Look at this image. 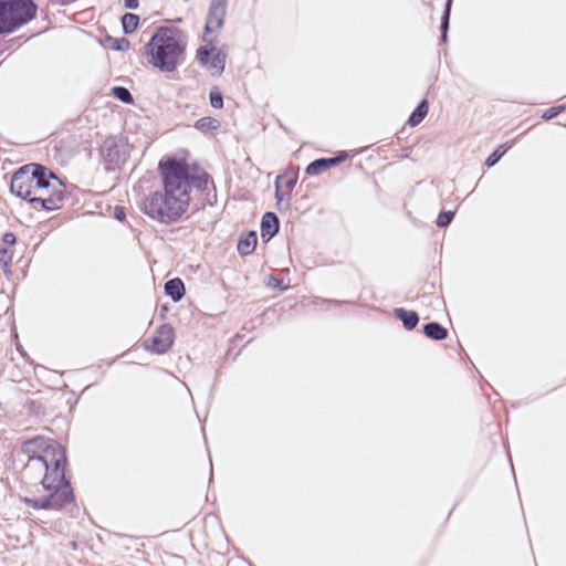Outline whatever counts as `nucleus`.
Segmentation results:
<instances>
[{"instance_id":"f257e3e1","label":"nucleus","mask_w":566,"mask_h":566,"mask_svg":"<svg viewBox=\"0 0 566 566\" xmlns=\"http://www.w3.org/2000/svg\"><path fill=\"white\" fill-rule=\"evenodd\" d=\"M158 171L163 181L164 192L155 191L143 200V212L164 224L177 222L188 210L190 205V190L203 191L207 189L209 174L200 170L193 174L191 166L176 157L161 159Z\"/></svg>"},{"instance_id":"f03ea898","label":"nucleus","mask_w":566,"mask_h":566,"mask_svg":"<svg viewBox=\"0 0 566 566\" xmlns=\"http://www.w3.org/2000/svg\"><path fill=\"white\" fill-rule=\"evenodd\" d=\"M29 460L40 461L45 469L41 484L46 495L22 497V502L33 510L60 511L75 501L74 490L65 475L67 465L66 449L52 439L36 436L24 442Z\"/></svg>"},{"instance_id":"7ed1b4c3","label":"nucleus","mask_w":566,"mask_h":566,"mask_svg":"<svg viewBox=\"0 0 566 566\" xmlns=\"http://www.w3.org/2000/svg\"><path fill=\"white\" fill-rule=\"evenodd\" d=\"M51 180L59 181L56 175L42 164L30 163L19 167L12 175L10 191L12 195L28 201L33 208L44 211H55L63 207L64 201L70 198L64 184H60V191L49 197H32L33 193L48 191L51 188Z\"/></svg>"},{"instance_id":"20e7f679","label":"nucleus","mask_w":566,"mask_h":566,"mask_svg":"<svg viewBox=\"0 0 566 566\" xmlns=\"http://www.w3.org/2000/svg\"><path fill=\"white\" fill-rule=\"evenodd\" d=\"M187 49V35L177 27H159L145 44L148 62L158 71L171 73L184 62Z\"/></svg>"},{"instance_id":"39448f33","label":"nucleus","mask_w":566,"mask_h":566,"mask_svg":"<svg viewBox=\"0 0 566 566\" xmlns=\"http://www.w3.org/2000/svg\"><path fill=\"white\" fill-rule=\"evenodd\" d=\"M33 0H0V35L11 34L35 19Z\"/></svg>"},{"instance_id":"423d86ee","label":"nucleus","mask_w":566,"mask_h":566,"mask_svg":"<svg viewBox=\"0 0 566 566\" xmlns=\"http://www.w3.org/2000/svg\"><path fill=\"white\" fill-rule=\"evenodd\" d=\"M105 170L120 169L129 157V145L125 137L108 136L99 147Z\"/></svg>"},{"instance_id":"0eeeda50","label":"nucleus","mask_w":566,"mask_h":566,"mask_svg":"<svg viewBox=\"0 0 566 566\" xmlns=\"http://www.w3.org/2000/svg\"><path fill=\"white\" fill-rule=\"evenodd\" d=\"M206 42L196 52V61L201 66H208L212 76H220L226 69L228 52L224 46L217 49L214 39L203 38Z\"/></svg>"},{"instance_id":"6e6552de","label":"nucleus","mask_w":566,"mask_h":566,"mask_svg":"<svg viewBox=\"0 0 566 566\" xmlns=\"http://www.w3.org/2000/svg\"><path fill=\"white\" fill-rule=\"evenodd\" d=\"M175 340V329L170 324H161L155 332L154 336L149 339L150 344L146 343L145 348L155 354L167 353Z\"/></svg>"},{"instance_id":"1a4fd4ad","label":"nucleus","mask_w":566,"mask_h":566,"mask_svg":"<svg viewBox=\"0 0 566 566\" xmlns=\"http://www.w3.org/2000/svg\"><path fill=\"white\" fill-rule=\"evenodd\" d=\"M228 0H211L208 9L206 24L203 28V38L224 24Z\"/></svg>"},{"instance_id":"9d476101","label":"nucleus","mask_w":566,"mask_h":566,"mask_svg":"<svg viewBox=\"0 0 566 566\" xmlns=\"http://www.w3.org/2000/svg\"><path fill=\"white\" fill-rule=\"evenodd\" d=\"M261 238L263 242H269L280 231V219L275 212L266 211L261 218L260 224Z\"/></svg>"},{"instance_id":"9b49d317","label":"nucleus","mask_w":566,"mask_h":566,"mask_svg":"<svg viewBox=\"0 0 566 566\" xmlns=\"http://www.w3.org/2000/svg\"><path fill=\"white\" fill-rule=\"evenodd\" d=\"M256 244H258L256 231H254V230L245 231L240 235V238L238 240V244H237L238 253L241 256L250 255L254 252Z\"/></svg>"},{"instance_id":"f8f14e48","label":"nucleus","mask_w":566,"mask_h":566,"mask_svg":"<svg viewBox=\"0 0 566 566\" xmlns=\"http://www.w3.org/2000/svg\"><path fill=\"white\" fill-rule=\"evenodd\" d=\"M394 316L402 323V326L407 331H412L419 323V315L416 311L406 310L403 307L394 308Z\"/></svg>"},{"instance_id":"ddd939ff","label":"nucleus","mask_w":566,"mask_h":566,"mask_svg":"<svg viewBox=\"0 0 566 566\" xmlns=\"http://www.w3.org/2000/svg\"><path fill=\"white\" fill-rule=\"evenodd\" d=\"M165 294L169 296L175 303L180 302L185 294V283L180 277L168 280L164 285Z\"/></svg>"},{"instance_id":"4468645a","label":"nucleus","mask_w":566,"mask_h":566,"mask_svg":"<svg viewBox=\"0 0 566 566\" xmlns=\"http://www.w3.org/2000/svg\"><path fill=\"white\" fill-rule=\"evenodd\" d=\"M99 43L105 48L116 52H126L130 48V42L127 38H115L106 34L101 39Z\"/></svg>"},{"instance_id":"2eb2a0df","label":"nucleus","mask_w":566,"mask_h":566,"mask_svg":"<svg viewBox=\"0 0 566 566\" xmlns=\"http://www.w3.org/2000/svg\"><path fill=\"white\" fill-rule=\"evenodd\" d=\"M422 333L432 340H443L448 337V329L438 322H429L422 325Z\"/></svg>"},{"instance_id":"dca6fc26","label":"nucleus","mask_w":566,"mask_h":566,"mask_svg":"<svg viewBox=\"0 0 566 566\" xmlns=\"http://www.w3.org/2000/svg\"><path fill=\"white\" fill-rule=\"evenodd\" d=\"M515 139H511L497 146L485 159L484 165L488 168L495 166L501 158L513 147Z\"/></svg>"},{"instance_id":"f3484780","label":"nucleus","mask_w":566,"mask_h":566,"mask_svg":"<svg viewBox=\"0 0 566 566\" xmlns=\"http://www.w3.org/2000/svg\"><path fill=\"white\" fill-rule=\"evenodd\" d=\"M429 111V103L427 99H421L417 106L413 108L411 114L408 117V125L411 127L418 126L427 116Z\"/></svg>"},{"instance_id":"a211bd4d","label":"nucleus","mask_w":566,"mask_h":566,"mask_svg":"<svg viewBox=\"0 0 566 566\" xmlns=\"http://www.w3.org/2000/svg\"><path fill=\"white\" fill-rule=\"evenodd\" d=\"M332 167L329 158L322 157L311 161L305 168V174L308 176H316Z\"/></svg>"},{"instance_id":"6ab92c4d","label":"nucleus","mask_w":566,"mask_h":566,"mask_svg":"<svg viewBox=\"0 0 566 566\" xmlns=\"http://www.w3.org/2000/svg\"><path fill=\"white\" fill-rule=\"evenodd\" d=\"M120 22L123 32L125 34H132L137 30L140 18L135 13L127 12L122 15Z\"/></svg>"},{"instance_id":"aec40b11","label":"nucleus","mask_w":566,"mask_h":566,"mask_svg":"<svg viewBox=\"0 0 566 566\" xmlns=\"http://www.w3.org/2000/svg\"><path fill=\"white\" fill-rule=\"evenodd\" d=\"M193 127L202 133H208L218 129L220 122L214 117L205 116L196 120Z\"/></svg>"},{"instance_id":"412c9836","label":"nucleus","mask_w":566,"mask_h":566,"mask_svg":"<svg viewBox=\"0 0 566 566\" xmlns=\"http://www.w3.org/2000/svg\"><path fill=\"white\" fill-rule=\"evenodd\" d=\"M111 94L114 98L127 105H132L135 102L132 93L125 86H113Z\"/></svg>"},{"instance_id":"4be33fe9","label":"nucleus","mask_w":566,"mask_h":566,"mask_svg":"<svg viewBox=\"0 0 566 566\" xmlns=\"http://www.w3.org/2000/svg\"><path fill=\"white\" fill-rule=\"evenodd\" d=\"M276 178H281V187L284 186L286 188V199L290 200L292 197V190L294 189L297 182V175L284 174L279 175Z\"/></svg>"},{"instance_id":"5701e85b","label":"nucleus","mask_w":566,"mask_h":566,"mask_svg":"<svg viewBox=\"0 0 566 566\" xmlns=\"http://www.w3.org/2000/svg\"><path fill=\"white\" fill-rule=\"evenodd\" d=\"M453 0H446L443 12L440 20V33H448L450 28V15Z\"/></svg>"},{"instance_id":"b1692460","label":"nucleus","mask_w":566,"mask_h":566,"mask_svg":"<svg viewBox=\"0 0 566 566\" xmlns=\"http://www.w3.org/2000/svg\"><path fill=\"white\" fill-rule=\"evenodd\" d=\"M455 212L452 210H441L434 223L438 228H447L453 220Z\"/></svg>"},{"instance_id":"393cba45","label":"nucleus","mask_w":566,"mask_h":566,"mask_svg":"<svg viewBox=\"0 0 566 566\" xmlns=\"http://www.w3.org/2000/svg\"><path fill=\"white\" fill-rule=\"evenodd\" d=\"M209 102L211 107L221 109L223 107V94L218 87H212L209 92Z\"/></svg>"},{"instance_id":"a878e982","label":"nucleus","mask_w":566,"mask_h":566,"mask_svg":"<svg viewBox=\"0 0 566 566\" xmlns=\"http://www.w3.org/2000/svg\"><path fill=\"white\" fill-rule=\"evenodd\" d=\"M12 262V253L7 247H0V265L4 274H9L10 264Z\"/></svg>"},{"instance_id":"bb28decb","label":"nucleus","mask_w":566,"mask_h":566,"mask_svg":"<svg viewBox=\"0 0 566 566\" xmlns=\"http://www.w3.org/2000/svg\"><path fill=\"white\" fill-rule=\"evenodd\" d=\"M313 304L319 306L323 310H328L329 305L340 306L343 304H352L350 301L329 300L323 297H316Z\"/></svg>"},{"instance_id":"cd10ccee","label":"nucleus","mask_w":566,"mask_h":566,"mask_svg":"<svg viewBox=\"0 0 566 566\" xmlns=\"http://www.w3.org/2000/svg\"><path fill=\"white\" fill-rule=\"evenodd\" d=\"M209 181L210 179L207 180V189L200 192L205 195V203L212 207L217 202V189L212 180V187H209Z\"/></svg>"},{"instance_id":"c85d7f7f","label":"nucleus","mask_w":566,"mask_h":566,"mask_svg":"<svg viewBox=\"0 0 566 566\" xmlns=\"http://www.w3.org/2000/svg\"><path fill=\"white\" fill-rule=\"evenodd\" d=\"M565 111H566V105H557V106L546 109L542 114V118L544 120H551V119L555 118L556 116H558L559 114L564 113Z\"/></svg>"},{"instance_id":"c756f323","label":"nucleus","mask_w":566,"mask_h":566,"mask_svg":"<svg viewBox=\"0 0 566 566\" xmlns=\"http://www.w3.org/2000/svg\"><path fill=\"white\" fill-rule=\"evenodd\" d=\"M268 286L282 292L289 289V285L284 284L283 280L275 276L274 274L269 275Z\"/></svg>"},{"instance_id":"7c9ffc66","label":"nucleus","mask_w":566,"mask_h":566,"mask_svg":"<svg viewBox=\"0 0 566 566\" xmlns=\"http://www.w3.org/2000/svg\"><path fill=\"white\" fill-rule=\"evenodd\" d=\"M349 157L346 150H339L333 157H328L333 167L344 163Z\"/></svg>"},{"instance_id":"2f4dec72","label":"nucleus","mask_w":566,"mask_h":566,"mask_svg":"<svg viewBox=\"0 0 566 566\" xmlns=\"http://www.w3.org/2000/svg\"><path fill=\"white\" fill-rule=\"evenodd\" d=\"M349 157L346 150H339L333 157H328L333 167L344 163Z\"/></svg>"},{"instance_id":"473e14b6","label":"nucleus","mask_w":566,"mask_h":566,"mask_svg":"<svg viewBox=\"0 0 566 566\" xmlns=\"http://www.w3.org/2000/svg\"><path fill=\"white\" fill-rule=\"evenodd\" d=\"M55 184H53L51 181V188H48V191H43V192H38L36 195L33 193L32 197H49L51 195H53L55 191H60V184H63L60 179L59 181H55Z\"/></svg>"},{"instance_id":"72a5a7b5","label":"nucleus","mask_w":566,"mask_h":566,"mask_svg":"<svg viewBox=\"0 0 566 566\" xmlns=\"http://www.w3.org/2000/svg\"><path fill=\"white\" fill-rule=\"evenodd\" d=\"M284 198H286V193H283L281 191V178H276L275 179V199H276L277 206H281V202L283 201ZM279 209L281 210V207H279Z\"/></svg>"},{"instance_id":"f704fd0d","label":"nucleus","mask_w":566,"mask_h":566,"mask_svg":"<svg viewBox=\"0 0 566 566\" xmlns=\"http://www.w3.org/2000/svg\"><path fill=\"white\" fill-rule=\"evenodd\" d=\"M113 217L117 221L124 222L126 220V208L123 206H115Z\"/></svg>"},{"instance_id":"c9c22d12","label":"nucleus","mask_w":566,"mask_h":566,"mask_svg":"<svg viewBox=\"0 0 566 566\" xmlns=\"http://www.w3.org/2000/svg\"><path fill=\"white\" fill-rule=\"evenodd\" d=\"M2 242L6 245H14L17 243V235L13 232L8 231L2 235Z\"/></svg>"},{"instance_id":"e433bc0d","label":"nucleus","mask_w":566,"mask_h":566,"mask_svg":"<svg viewBox=\"0 0 566 566\" xmlns=\"http://www.w3.org/2000/svg\"><path fill=\"white\" fill-rule=\"evenodd\" d=\"M124 7L129 10H136L139 7V0H124Z\"/></svg>"},{"instance_id":"4c0bfd02","label":"nucleus","mask_w":566,"mask_h":566,"mask_svg":"<svg viewBox=\"0 0 566 566\" xmlns=\"http://www.w3.org/2000/svg\"><path fill=\"white\" fill-rule=\"evenodd\" d=\"M167 311H168V306L167 305H163L160 307L159 316H160L161 319H165Z\"/></svg>"},{"instance_id":"58836bf2","label":"nucleus","mask_w":566,"mask_h":566,"mask_svg":"<svg viewBox=\"0 0 566 566\" xmlns=\"http://www.w3.org/2000/svg\"><path fill=\"white\" fill-rule=\"evenodd\" d=\"M410 153H411V147H405L402 149V156L401 157H403V158L409 157Z\"/></svg>"},{"instance_id":"ea45409f","label":"nucleus","mask_w":566,"mask_h":566,"mask_svg":"<svg viewBox=\"0 0 566 566\" xmlns=\"http://www.w3.org/2000/svg\"><path fill=\"white\" fill-rule=\"evenodd\" d=\"M440 42L444 44L448 42V33H440Z\"/></svg>"},{"instance_id":"a19ab883","label":"nucleus","mask_w":566,"mask_h":566,"mask_svg":"<svg viewBox=\"0 0 566 566\" xmlns=\"http://www.w3.org/2000/svg\"><path fill=\"white\" fill-rule=\"evenodd\" d=\"M17 348L22 355L24 354L21 345H18Z\"/></svg>"},{"instance_id":"79ce46f5","label":"nucleus","mask_w":566,"mask_h":566,"mask_svg":"<svg viewBox=\"0 0 566 566\" xmlns=\"http://www.w3.org/2000/svg\"><path fill=\"white\" fill-rule=\"evenodd\" d=\"M210 465L212 467V463H211V462H210ZM212 474H213V473H212V471H211V472H210L209 483H211V482H212V476H213Z\"/></svg>"}]
</instances>
